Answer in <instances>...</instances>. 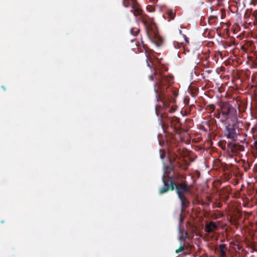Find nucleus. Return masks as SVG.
I'll return each mask as SVG.
<instances>
[{
	"label": "nucleus",
	"mask_w": 257,
	"mask_h": 257,
	"mask_svg": "<svg viewBox=\"0 0 257 257\" xmlns=\"http://www.w3.org/2000/svg\"><path fill=\"white\" fill-rule=\"evenodd\" d=\"M149 78L154 82V89L156 98L161 103L156 106V113L158 116L160 109H167L169 108L170 103L175 102L178 91L171 86L173 83V77L164 75L162 70L155 69L154 73L150 75Z\"/></svg>",
	"instance_id": "obj_1"
},
{
	"label": "nucleus",
	"mask_w": 257,
	"mask_h": 257,
	"mask_svg": "<svg viewBox=\"0 0 257 257\" xmlns=\"http://www.w3.org/2000/svg\"><path fill=\"white\" fill-rule=\"evenodd\" d=\"M122 4L125 8L131 7V12L133 13L134 16L139 17V19L144 25L148 36L150 38H157L159 36L158 28L153 19L149 18L143 13L136 0H123Z\"/></svg>",
	"instance_id": "obj_2"
},
{
	"label": "nucleus",
	"mask_w": 257,
	"mask_h": 257,
	"mask_svg": "<svg viewBox=\"0 0 257 257\" xmlns=\"http://www.w3.org/2000/svg\"><path fill=\"white\" fill-rule=\"evenodd\" d=\"M164 186L160 189L159 193L163 194L169 190H176L179 198H183L185 193L189 192V188L186 181L176 183L173 177L164 175L162 178Z\"/></svg>",
	"instance_id": "obj_3"
},
{
	"label": "nucleus",
	"mask_w": 257,
	"mask_h": 257,
	"mask_svg": "<svg viewBox=\"0 0 257 257\" xmlns=\"http://www.w3.org/2000/svg\"><path fill=\"white\" fill-rule=\"evenodd\" d=\"M214 115L222 123H226L229 119L233 121L237 119L236 108L228 102H221L219 108L217 109V113Z\"/></svg>",
	"instance_id": "obj_4"
},
{
	"label": "nucleus",
	"mask_w": 257,
	"mask_h": 257,
	"mask_svg": "<svg viewBox=\"0 0 257 257\" xmlns=\"http://www.w3.org/2000/svg\"><path fill=\"white\" fill-rule=\"evenodd\" d=\"M167 131L174 135L175 134H179L181 128V123L179 119L176 116L169 117L167 122Z\"/></svg>",
	"instance_id": "obj_5"
},
{
	"label": "nucleus",
	"mask_w": 257,
	"mask_h": 257,
	"mask_svg": "<svg viewBox=\"0 0 257 257\" xmlns=\"http://www.w3.org/2000/svg\"><path fill=\"white\" fill-rule=\"evenodd\" d=\"M225 136L228 139L234 140L237 134L233 125L228 124L225 128Z\"/></svg>",
	"instance_id": "obj_6"
},
{
	"label": "nucleus",
	"mask_w": 257,
	"mask_h": 257,
	"mask_svg": "<svg viewBox=\"0 0 257 257\" xmlns=\"http://www.w3.org/2000/svg\"><path fill=\"white\" fill-rule=\"evenodd\" d=\"M228 149L233 154L237 155L240 152L244 151V146L238 144H228Z\"/></svg>",
	"instance_id": "obj_7"
},
{
	"label": "nucleus",
	"mask_w": 257,
	"mask_h": 257,
	"mask_svg": "<svg viewBox=\"0 0 257 257\" xmlns=\"http://www.w3.org/2000/svg\"><path fill=\"white\" fill-rule=\"evenodd\" d=\"M218 229V225L213 221H210L207 223L204 227V230L208 233H215Z\"/></svg>",
	"instance_id": "obj_8"
},
{
	"label": "nucleus",
	"mask_w": 257,
	"mask_h": 257,
	"mask_svg": "<svg viewBox=\"0 0 257 257\" xmlns=\"http://www.w3.org/2000/svg\"><path fill=\"white\" fill-rule=\"evenodd\" d=\"M179 198L181 201L182 211H183V210L185 209L186 208L189 206V202L185 196H183V198H182L181 197Z\"/></svg>",
	"instance_id": "obj_9"
},
{
	"label": "nucleus",
	"mask_w": 257,
	"mask_h": 257,
	"mask_svg": "<svg viewBox=\"0 0 257 257\" xmlns=\"http://www.w3.org/2000/svg\"><path fill=\"white\" fill-rule=\"evenodd\" d=\"M180 230V235H179V239L182 241H185L186 239L189 238V235L187 232H184L183 230H182L180 228L179 229Z\"/></svg>",
	"instance_id": "obj_10"
},
{
	"label": "nucleus",
	"mask_w": 257,
	"mask_h": 257,
	"mask_svg": "<svg viewBox=\"0 0 257 257\" xmlns=\"http://www.w3.org/2000/svg\"><path fill=\"white\" fill-rule=\"evenodd\" d=\"M215 109V106L213 104H208L205 107V110L207 111L209 113L213 112Z\"/></svg>",
	"instance_id": "obj_11"
},
{
	"label": "nucleus",
	"mask_w": 257,
	"mask_h": 257,
	"mask_svg": "<svg viewBox=\"0 0 257 257\" xmlns=\"http://www.w3.org/2000/svg\"><path fill=\"white\" fill-rule=\"evenodd\" d=\"M131 34L134 36H137L140 32V29L138 27H133L131 30Z\"/></svg>",
	"instance_id": "obj_12"
},
{
	"label": "nucleus",
	"mask_w": 257,
	"mask_h": 257,
	"mask_svg": "<svg viewBox=\"0 0 257 257\" xmlns=\"http://www.w3.org/2000/svg\"><path fill=\"white\" fill-rule=\"evenodd\" d=\"M167 14L170 20H173L174 19L175 14L172 10L168 11Z\"/></svg>",
	"instance_id": "obj_13"
},
{
	"label": "nucleus",
	"mask_w": 257,
	"mask_h": 257,
	"mask_svg": "<svg viewBox=\"0 0 257 257\" xmlns=\"http://www.w3.org/2000/svg\"><path fill=\"white\" fill-rule=\"evenodd\" d=\"M166 156V152L165 150H160V157L161 159H164Z\"/></svg>",
	"instance_id": "obj_14"
},
{
	"label": "nucleus",
	"mask_w": 257,
	"mask_h": 257,
	"mask_svg": "<svg viewBox=\"0 0 257 257\" xmlns=\"http://www.w3.org/2000/svg\"><path fill=\"white\" fill-rule=\"evenodd\" d=\"M184 250V244H181L179 248L176 250V253H178L182 251H183Z\"/></svg>",
	"instance_id": "obj_15"
},
{
	"label": "nucleus",
	"mask_w": 257,
	"mask_h": 257,
	"mask_svg": "<svg viewBox=\"0 0 257 257\" xmlns=\"http://www.w3.org/2000/svg\"><path fill=\"white\" fill-rule=\"evenodd\" d=\"M146 57L147 58L146 61H147V65L148 66L150 67V68H151L152 67V62L151 61V58H149L146 55Z\"/></svg>",
	"instance_id": "obj_16"
},
{
	"label": "nucleus",
	"mask_w": 257,
	"mask_h": 257,
	"mask_svg": "<svg viewBox=\"0 0 257 257\" xmlns=\"http://www.w3.org/2000/svg\"><path fill=\"white\" fill-rule=\"evenodd\" d=\"M147 9L150 12H153L154 11V8L152 6H148Z\"/></svg>",
	"instance_id": "obj_17"
},
{
	"label": "nucleus",
	"mask_w": 257,
	"mask_h": 257,
	"mask_svg": "<svg viewBox=\"0 0 257 257\" xmlns=\"http://www.w3.org/2000/svg\"><path fill=\"white\" fill-rule=\"evenodd\" d=\"M168 111L170 112H174L175 111V109H173V108H171L170 109H169Z\"/></svg>",
	"instance_id": "obj_18"
},
{
	"label": "nucleus",
	"mask_w": 257,
	"mask_h": 257,
	"mask_svg": "<svg viewBox=\"0 0 257 257\" xmlns=\"http://www.w3.org/2000/svg\"><path fill=\"white\" fill-rule=\"evenodd\" d=\"M222 206V204L220 203H217L216 207L220 208Z\"/></svg>",
	"instance_id": "obj_19"
},
{
	"label": "nucleus",
	"mask_w": 257,
	"mask_h": 257,
	"mask_svg": "<svg viewBox=\"0 0 257 257\" xmlns=\"http://www.w3.org/2000/svg\"><path fill=\"white\" fill-rule=\"evenodd\" d=\"M185 40L186 43H189V39L185 35Z\"/></svg>",
	"instance_id": "obj_20"
},
{
	"label": "nucleus",
	"mask_w": 257,
	"mask_h": 257,
	"mask_svg": "<svg viewBox=\"0 0 257 257\" xmlns=\"http://www.w3.org/2000/svg\"><path fill=\"white\" fill-rule=\"evenodd\" d=\"M254 147L255 149L257 150V141L254 142Z\"/></svg>",
	"instance_id": "obj_21"
},
{
	"label": "nucleus",
	"mask_w": 257,
	"mask_h": 257,
	"mask_svg": "<svg viewBox=\"0 0 257 257\" xmlns=\"http://www.w3.org/2000/svg\"><path fill=\"white\" fill-rule=\"evenodd\" d=\"M180 220L181 222L182 220V213H181L180 214Z\"/></svg>",
	"instance_id": "obj_22"
},
{
	"label": "nucleus",
	"mask_w": 257,
	"mask_h": 257,
	"mask_svg": "<svg viewBox=\"0 0 257 257\" xmlns=\"http://www.w3.org/2000/svg\"><path fill=\"white\" fill-rule=\"evenodd\" d=\"M214 1V0H207L208 2H209V3H212Z\"/></svg>",
	"instance_id": "obj_23"
},
{
	"label": "nucleus",
	"mask_w": 257,
	"mask_h": 257,
	"mask_svg": "<svg viewBox=\"0 0 257 257\" xmlns=\"http://www.w3.org/2000/svg\"><path fill=\"white\" fill-rule=\"evenodd\" d=\"M224 0H217V1L219 3V2H223L224 1Z\"/></svg>",
	"instance_id": "obj_24"
},
{
	"label": "nucleus",
	"mask_w": 257,
	"mask_h": 257,
	"mask_svg": "<svg viewBox=\"0 0 257 257\" xmlns=\"http://www.w3.org/2000/svg\"><path fill=\"white\" fill-rule=\"evenodd\" d=\"M2 88L4 89V90H6V88H5V87L4 86H2Z\"/></svg>",
	"instance_id": "obj_25"
},
{
	"label": "nucleus",
	"mask_w": 257,
	"mask_h": 257,
	"mask_svg": "<svg viewBox=\"0 0 257 257\" xmlns=\"http://www.w3.org/2000/svg\"><path fill=\"white\" fill-rule=\"evenodd\" d=\"M210 10H211V11H213V9H212V7H210Z\"/></svg>",
	"instance_id": "obj_26"
}]
</instances>
